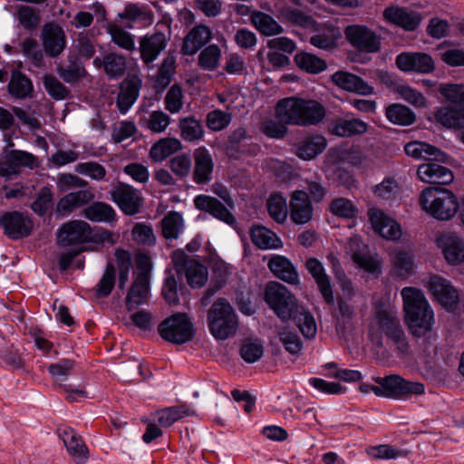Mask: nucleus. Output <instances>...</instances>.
Returning <instances> with one entry per match:
<instances>
[{"label": "nucleus", "instance_id": "f257e3e1", "mask_svg": "<svg viewBox=\"0 0 464 464\" xmlns=\"http://www.w3.org/2000/svg\"><path fill=\"white\" fill-rule=\"evenodd\" d=\"M276 118L285 123L295 126H315L326 115L324 106L316 100L289 97L278 101Z\"/></svg>", "mask_w": 464, "mask_h": 464}, {"label": "nucleus", "instance_id": "f03ea898", "mask_svg": "<svg viewBox=\"0 0 464 464\" xmlns=\"http://www.w3.org/2000/svg\"><path fill=\"white\" fill-rule=\"evenodd\" d=\"M401 295L412 334L418 337L425 335L432 328L434 314L424 294L415 287H404Z\"/></svg>", "mask_w": 464, "mask_h": 464}, {"label": "nucleus", "instance_id": "7ed1b4c3", "mask_svg": "<svg viewBox=\"0 0 464 464\" xmlns=\"http://www.w3.org/2000/svg\"><path fill=\"white\" fill-rule=\"evenodd\" d=\"M419 201L426 212L440 220L452 218L459 207L457 197L451 191L433 187L424 189Z\"/></svg>", "mask_w": 464, "mask_h": 464}, {"label": "nucleus", "instance_id": "20e7f679", "mask_svg": "<svg viewBox=\"0 0 464 464\" xmlns=\"http://www.w3.org/2000/svg\"><path fill=\"white\" fill-rule=\"evenodd\" d=\"M208 328L218 340L234 335L237 329V319L234 308L225 298H218L208 313Z\"/></svg>", "mask_w": 464, "mask_h": 464}, {"label": "nucleus", "instance_id": "39448f33", "mask_svg": "<svg viewBox=\"0 0 464 464\" xmlns=\"http://www.w3.org/2000/svg\"><path fill=\"white\" fill-rule=\"evenodd\" d=\"M265 300L282 321L292 319L299 307L296 298L286 286L278 282H270L265 290Z\"/></svg>", "mask_w": 464, "mask_h": 464}, {"label": "nucleus", "instance_id": "423d86ee", "mask_svg": "<svg viewBox=\"0 0 464 464\" xmlns=\"http://www.w3.org/2000/svg\"><path fill=\"white\" fill-rule=\"evenodd\" d=\"M380 386L372 385V392L377 396L408 399L411 395H421L425 392L424 384L419 382H410L399 375H390L377 378Z\"/></svg>", "mask_w": 464, "mask_h": 464}, {"label": "nucleus", "instance_id": "0eeeda50", "mask_svg": "<svg viewBox=\"0 0 464 464\" xmlns=\"http://www.w3.org/2000/svg\"><path fill=\"white\" fill-rule=\"evenodd\" d=\"M160 337L174 344H183L193 339V324L186 314L178 313L166 318L158 327Z\"/></svg>", "mask_w": 464, "mask_h": 464}, {"label": "nucleus", "instance_id": "6e6552de", "mask_svg": "<svg viewBox=\"0 0 464 464\" xmlns=\"http://www.w3.org/2000/svg\"><path fill=\"white\" fill-rule=\"evenodd\" d=\"M172 262L179 275H184L188 284L195 288L203 286L208 280V270L198 261L190 258L183 249L172 253Z\"/></svg>", "mask_w": 464, "mask_h": 464}, {"label": "nucleus", "instance_id": "1a4fd4ad", "mask_svg": "<svg viewBox=\"0 0 464 464\" xmlns=\"http://www.w3.org/2000/svg\"><path fill=\"white\" fill-rule=\"evenodd\" d=\"M111 200L127 216H134L143 205L141 192L132 186L118 182L110 191Z\"/></svg>", "mask_w": 464, "mask_h": 464}, {"label": "nucleus", "instance_id": "9d476101", "mask_svg": "<svg viewBox=\"0 0 464 464\" xmlns=\"http://www.w3.org/2000/svg\"><path fill=\"white\" fill-rule=\"evenodd\" d=\"M423 283L432 296L448 311L456 309L459 293L448 279L439 275H430Z\"/></svg>", "mask_w": 464, "mask_h": 464}, {"label": "nucleus", "instance_id": "9b49d317", "mask_svg": "<svg viewBox=\"0 0 464 464\" xmlns=\"http://www.w3.org/2000/svg\"><path fill=\"white\" fill-rule=\"evenodd\" d=\"M344 34L348 43L360 52L375 53L381 50V36L365 25H349Z\"/></svg>", "mask_w": 464, "mask_h": 464}, {"label": "nucleus", "instance_id": "f8f14e48", "mask_svg": "<svg viewBox=\"0 0 464 464\" xmlns=\"http://www.w3.org/2000/svg\"><path fill=\"white\" fill-rule=\"evenodd\" d=\"M0 226L9 238L16 240L28 237L33 228L32 220L18 211H11L0 218Z\"/></svg>", "mask_w": 464, "mask_h": 464}, {"label": "nucleus", "instance_id": "ddd939ff", "mask_svg": "<svg viewBox=\"0 0 464 464\" xmlns=\"http://www.w3.org/2000/svg\"><path fill=\"white\" fill-rule=\"evenodd\" d=\"M91 235V227L82 220L65 223L57 232V242L62 246H71L87 242Z\"/></svg>", "mask_w": 464, "mask_h": 464}, {"label": "nucleus", "instance_id": "4468645a", "mask_svg": "<svg viewBox=\"0 0 464 464\" xmlns=\"http://www.w3.org/2000/svg\"><path fill=\"white\" fill-rule=\"evenodd\" d=\"M304 266L317 285L318 290L324 300L328 304H334L333 285L330 276L326 274L324 264L315 257H309L305 260Z\"/></svg>", "mask_w": 464, "mask_h": 464}, {"label": "nucleus", "instance_id": "2eb2a0df", "mask_svg": "<svg viewBox=\"0 0 464 464\" xmlns=\"http://www.w3.org/2000/svg\"><path fill=\"white\" fill-rule=\"evenodd\" d=\"M45 53L52 58L59 56L66 46V35L63 29L55 24L44 25L41 34Z\"/></svg>", "mask_w": 464, "mask_h": 464}, {"label": "nucleus", "instance_id": "dca6fc26", "mask_svg": "<svg viewBox=\"0 0 464 464\" xmlns=\"http://www.w3.org/2000/svg\"><path fill=\"white\" fill-rule=\"evenodd\" d=\"M395 62L403 72L429 73L435 68L431 56L425 53H401L397 55Z\"/></svg>", "mask_w": 464, "mask_h": 464}, {"label": "nucleus", "instance_id": "f3484780", "mask_svg": "<svg viewBox=\"0 0 464 464\" xmlns=\"http://www.w3.org/2000/svg\"><path fill=\"white\" fill-rule=\"evenodd\" d=\"M332 82L340 89L358 95L367 96L374 88L360 76L346 71H337L331 76Z\"/></svg>", "mask_w": 464, "mask_h": 464}, {"label": "nucleus", "instance_id": "a211bd4d", "mask_svg": "<svg viewBox=\"0 0 464 464\" xmlns=\"http://www.w3.org/2000/svg\"><path fill=\"white\" fill-rule=\"evenodd\" d=\"M290 218L296 225L308 223L314 214V208L309 194L304 190H295L290 198Z\"/></svg>", "mask_w": 464, "mask_h": 464}, {"label": "nucleus", "instance_id": "6ab92c4d", "mask_svg": "<svg viewBox=\"0 0 464 464\" xmlns=\"http://www.w3.org/2000/svg\"><path fill=\"white\" fill-rule=\"evenodd\" d=\"M141 88V80L131 75L125 78L119 86L116 106L121 114H126L137 101Z\"/></svg>", "mask_w": 464, "mask_h": 464}, {"label": "nucleus", "instance_id": "aec40b11", "mask_svg": "<svg viewBox=\"0 0 464 464\" xmlns=\"http://www.w3.org/2000/svg\"><path fill=\"white\" fill-rule=\"evenodd\" d=\"M347 251L353 261L364 271L372 274L381 273L380 262L377 258L367 254L366 246L358 237H353L349 240Z\"/></svg>", "mask_w": 464, "mask_h": 464}, {"label": "nucleus", "instance_id": "412c9836", "mask_svg": "<svg viewBox=\"0 0 464 464\" xmlns=\"http://www.w3.org/2000/svg\"><path fill=\"white\" fill-rule=\"evenodd\" d=\"M446 261L451 266L464 264V239L456 233H445L438 240Z\"/></svg>", "mask_w": 464, "mask_h": 464}, {"label": "nucleus", "instance_id": "4be33fe9", "mask_svg": "<svg viewBox=\"0 0 464 464\" xmlns=\"http://www.w3.org/2000/svg\"><path fill=\"white\" fill-rule=\"evenodd\" d=\"M196 208L208 213L217 219H219L228 225H233L236 218L231 211L218 199L208 195H198L194 198Z\"/></svg>", "mask_w": 464, "mask_h": 464}, {"label": "nucleus", "instance_id": "5701e85b", "mask_svg": "<svg viewBox=\"0 0 464 464\" xmlns=\"http://www.w3.org/2000/svg\"><path fill=\"white\" fill-rule=\"evenodd\" d=\"M438 162L431 160L419 166L417 175L422 182L448 185L453 181L454 176L452 171Z\"/></svg>", "mask_w": 464, "mask_h": 464}, {"label": "nucleus", "instance_id": "b1692460", "mask_svg": "<svg viewBox=\"0 0 464 464\" xmlns=\"http://www.w3.org/2000/svg\"><path fill=\"white\" fill-rule=\"evenodd\" d=\"M371 224L378 234L388 240H398L401 236L400 225L377 208L368 211Z\"/></svg>", "mask_w": 464, "mask_h": 464}, {"label": "nucleus", "instance_id": "393cba45", "mask_svg": "<svg viewBox=\"0 0 464 464\" xmlns=\"http://www.w3.org/2000/svg\"><path fill=\"white\" fill-rule=\"evenodd\" d=\"M386 21L394 24L407 31L415 30L421 21L420 13L407 7L389 6L383 11Z\"/></svg>", "mask_w": 464, "mask_h": 464}, {"label": "nucleus", "instance_id": "a878e982", "mask_svg": "<svg viewBox=\"0 0 464 464\" xmlns=\"http://www.w3.org/2000/svg\"><path fill=\"white\" fill-rule=\"evenodd\" d=\"M168 42L169 37L161 32L143 36L140 41V51L144 63L149 65L153 63L166 48Z\"/></svg>", "mask_w": 464, "mask_h": 464}, {"label": "nucleus", "instance_id": "bb28decb", "mask_svg": "<svg viewBox=\"0 0 464 464\" xmlns=\"http://www.w3.org/2000/svg\"><path fill=\"white\" fill-rule=\"evenodd\" d=\"M193 180L197 184H208L212 179L214 163L212 156L205 147H199L193 153Z\"/></svg>", "mask_w": 464, "mask_h": 464}, {"label": "nucleus", "instance_id": "cd10ccee", "mask_svg": "<svg viewBox=\"0 0 464 464\" xmlns=\"http://www.w3.org/2000/svg\"><path fill=\"white\" fill-rule=\"evenodd\" d=\"M67 451L77 464H83L89 458V450L82 437L72 428H65L60 432Z\"/></svg>", "mask_w": 464, "mask_h": 464}, {"label": "nucleus", "instance_id": "c85d7f7f", "mask_svg": "<svg viewBox=\"0 0 464 464\" xmlns=\"http://www.w3.org/2000/svg\"><path fill=\"white\" fill-rule=\"evenodd\" d=\"M212 38L209 28L203 24L194 26L183 40L181 53L185 55H193L198 53Z\"/></svg>", "mask_w": 464, "mask_h": 464}, {"label": "nucleus", "instance_id": "c756f323", "mask_svg": "<svg viewBox=\"0 0 464 464\" xmlns=\"http://www.w3.org/2000/svg\"><path fill=\"white\" fill-rule=\"evenodd\" d=\"M404 151L410 157L426 161L436 160L445 162L447 159L446 153L423 141L408 142L404 146Z\"/></svg>", "mask_w": 464, "mask_h": 464}, {"label": "nucleus", "instance_id": "7c9ffc66", "mask_svg": "<svg viewBox=\"0 0 464 464\" xmlns=\"http://www.w3.org/2000/svg\"><path fill=\"white\" fill-rule=\"evenodd\" d=\"M270 271L282 281L297 285L299 283V275L293 263L284 256H274L268 262Z\"/></svg>", "mask_w": 464, "mask_h": 464}, {"label": "nucleus", "instance_id": "2f4dec72", "mask_svg": "<svg viewBox=\"0 0 464 464\" xmlns=\"http://www.w3.org/2000/svg\"><path fill=\"white\" fill-rule=\"evenodd\" d=\"M249 235L252 243L258 249L271 250L279 249L283 246L280 237L264 226H253Z\"/></svg>", "mask_w": 464, "mask_h": 464}, {"label": "nucleus", "instance_id": "473e14b6", "mask_svg": "<svg viewBox=\"0 0 464 464\" xmlns=\"http://www.w3.org/2000/svg\"><path fill=\"white\" fill-rule=\"evenodd\" d=\"M326 145L327 140L324 136L321 134L307 135L298 142L295 153L300 159L310 160L321 154Z\"/></svg>", "mask_w": 464, "mask_h": 464}, {"label": "nucleus", "instance_id": "72a5a7b5", "mask_svg": "<svg viewBox=\"0 0 464 464\" xmlns=\"http://www.w3.org/2000/svg\"><path fill=\"white\" fill-rule=\"evenodd\" d=\"M171 118L166 112L156 110L148 112L139 119L140 128L150 131L151 133H163L169 126Z\"/></svg>", "mask_w": 464, "mask_h": 464}, {"label": "nucleus", "instance_id": "f704fd0d", "mask_svg": "<svg viewBox=\"0 0 464 464\" xmlns=\"http://www.w3.org/2000/svg\"><path fill=\"white\" fill-rule=\"evenodd\" d=\"M150 292V281L144 277H135L126 297V306L129 311L137 309L147 302Z\"/></svg>", "mask_w": 464, "mask_h": 464}, {"label": "nucleus", "instance_id": "c9c22d12", "mask_svg": "<svg viewBox=\"0 0 464 464\" xmlns=\"http://www.w3.org/2000/svg\"><path fill=\"white\" fill-rule=\"evenodd\" d=\"M368 124L360 119H339L332 124L330 131L340 137L361 135L367 131Z\"/></svg>", "mask_w": 464, "mask_h": 464}, {"label": "nucleus", "instance_id": "e433bc0d", "mask_svg": "<svg viewBox=\"0 0 464 464\" xmlns=\"http://www.w3.org/2000/svg\"><path fill=\"white\" fill-rule=\"evenodd\" d=\"M255 28L266 36L276 35L283 33V27L269 14L256 11L250 15Z\"/></svg>", "mask_w": 464, "mask_h": 464}, {"label": "nucleus", "instance_id": "4c0bfd02", "mask_svg": "<svg viewBox=\"0 0 464 464\" xmlns=\"http://www.w3.org/2000/svg\"><path fill=\"white\" fill-rule=\"evenodd\" d=\"M435 118L438 122L447 128H464V106H447L437 111Z\"/></svg>", "mask_w": 464, "mask_h": 464}, {"label": "nucleus", "instance_id": "58836bf2", "mask_svg": "<svg viewBox=\"0 0 464 464\" xmlns=\"http://www.w3.org/2000/svg\"><path fill=\"white\" fill-rule=\"evenodd\" d=\"M34 86L32 81L20 71H14L8 83L9 93L15 97L24 99L31 95Z\"/></svg>", "mask_w": 464, "mask_h": 464}, {"label": "nucleus", "instance_id": "ea45409f", "mask_svg": "<svg viewBox=\"0 0 464 464\" xmlns=\"http://www.w3.org/2000/svg\"><path fill=\"white\" fill-rule=\"evenodd\" d=\"M179 140L176 138H163L152 145L150 150V158L155 161H162L181 149Z\"/></svg>", "mask_w": 464, "mask_h": 464}, {"label": "nucleus", "instance_id": "a19ab883", "mask_svg": "<svg viewBox=\"0 0 464 464\" xmlns=\"http://www.w3.org/2000/svg\"><path fill=\"white\" fill-rule=\"evenodd\" d=\"M84 217L92 222H111L116 212L113 208L104 202H94L83 210Z\"/></svg>", "mask_w": 464, "mask_h": 464}, {"label": "nucleus", "instance_id": "79ce46f5", "mask_svg": "<svg viewBox=\"0 0 464 464\" xmlns=\"http://www.w3.org/2000/svg\"><path fill=\"white\" fill-rule=\"evenodd\" d=\"M179 127L181 138L189 142L199 140L204 136L202 124L194 116L180 118Z\"/></svg>", "mask_w": 464, "mask_h": 464}, {"label": "nucleus", "instance_id": "37998d69", "mask_svg": "<svg viewBox=\"0 0 464 464\" xmlns=\"http://www.w3.org/2000/svg\"><path fill=\"white\" fill-rule=\"evenodd\" d=\"M161 228L166 239H177L184 229L182 216L176 211L169 212L161 220Z\"/></svg>", "mask_w": 464, "mask_h": 464}, {"label": "nucleus", "instance_id": "c03bdc74", "mask_svg": "<svg viewBox=\"0 0 464 464\" xmlns=\"http://www.w3.org/2000/svg\"><path fill=\"white\" fill-rule=\"evenodd\" d=\"M105 68L104 72L110 80L121 78L127 70V60L123 55L115 53H110L104 55Z\"/></svg>", "mask_w": 464, "mask_h": 464}, {"label": "nucleus", "instance_id": "a18cd8bd", "mask_svg": "<svg viewBox=\"0 0 464 464\" xmlns=\"http://www.w3.org/2000/svg\"><path fill=\"white\" fill-rule=\"evenodd\" d=\"M58 75L67 83H75L85 75L84 66L75 57H69L66 63L57 68Z\"/></svg>", "mask_w": 464, "mask_h": 464}, {"label": "nucleus", "instance_id": "49530a36", "mask_svg": "<svg viewBox=\"0 0 464 464\" xmlns=\"http://www.w3.org/2000/svg\"><path fill=\"white\" fill-rule=\"evenodd\" d=\"M295 62L301 70L311 74L320 73L327 68L324 60L306 52L297 53Z\"/></svg>", "mask_w": 464, "mask_h": 464}, {"label": "nucleus", "instance_id": "de8ad7c7", "mask_svg": "<svg viewBox=\"0 0 464 464\" xmlns=\"http://www.w3.org/2000/svg\"><path fill=\"white\" fill-rule=\"evenodd\" d=\"M194 414V411L186 405L172 406L157 411V420L162 427H169L185 416Z\"/></svg>", "mask_w": 464, "mask_h": 464}, {"label": "nucleus", "instance_id": "09e8293b", "mask_svg": "<svg viewBox=\"0 0 464 464\" xmlns=\"http://www.w3.org/2000/svg\"><path fill=\"white\" fill-rule=\"evenodd\" d=\"M386 117L393 124L409 126L415 121V114L408 107L401 104H392L386 109Z\"/></svg>", "mask_w": 464, "mask_h": 464}, {"label": "nucleus", "instance_id": "8fccbe9b", "mask_svg": "<svg viewBox=\"0 0 464 464\" xmlns=\"http://www.w3.org/2000/svg\"><path fill=\"white\" fill-rule=\"evenodd\" d=\"M292 318L295 322L302 334L307 338H314L317 333V326L314 316L306 312L304 308L299 309L294 313Z\"/></svg>", "mask_w": 464, "mask_h": 464}, {"label": "nucleus", "instance_id": "3c124183", "mask_svg": "<svg viewBox=\"0 0 464 464\" xmlns=\"http://www.w3.org/2000/svg\"><path fill=\"white\" fill-rule=\"evenodd\" d=\"M116 283V269L112 263H108L104 273L94 287L98 298L107 297L111 293Z\"/></svg>", "mask_w": 464, "mask_h": 464}, {"label": "nucleus", "instance_id": "603ef678", "mask_svg": "<svg viewBox=\"0 0 464 464\" xmlns=\"http://www.w3.org/2000/svg\"><path fill=\"white\" fill-rule=\"evenodd\" d=\"M375 319L379 329L387 336L401 327L394 313L384 306L377 308Z\"/></svg>", "mask_w": 464, "mask_h": 464}, {"label": "nucleus", "instance_id": "864d4df0", "mask_svg": "<svg viewBox=\"0 0 464 464\" xmlns=\"http://www.w3.org/2000/svg\"><path fill=\"white\" fill-rule=\"evenodd\" d=\"M16 18L22 27L28 31L35 30L41 21L39 11L30 5H19L17 7Z\"/></svg>", "mask_w": 464, "mask_h": 464}, {"label": "nucleus", "instance_id": "5fc2aeb1", "mask_svg": "<svg viewBox=\"0 0 464 464\" xmlns=\"http://www.w3.org/2000/svg\"><path fill=\"white\" fill-rule=\"evenodd\" d=\"M341 37L340 31L335 27H327L322 32L311 36L310 44L314 47L329 50L334 48L336 41Z\"/></svg>", "mask_w": 464, "mask_h": 464}, {"label": "nucleus", "instance_id": "6e6d98bb", "mask_svg": "<svg viewBox=\"0 0 464 464\" xmlns=\"http://www.w3.org/2000/svg\"><path fill=\"white\" fill-rule=\"evenodd\" d=\"M221 58V50L217 44H210L204 48L198 58V65L206 71H215Z\"/></svg>", "mask_w": 464, "mask_h": 464}, {"label": "nucleus", "instance_id": "4d7b16f0", "mask_svg": "<svg viewBox=\"0 0 464 464\" xmlns=\"http://www.w3.org/2000/svg\"><path fill=\"white\" fill-rule=\"evenodd\" d=\"M43 84L46 92L56 101L65 100L70 95L69 89L53 74L44 75Z\"/></svg>", "mask_w": 464, "mask_h": 464}, {"label": "nucleus", "instance_id": "13d9d810", "mask_svg": "<svg viewBox=\"0 0 464 464\" xmlns=\"http://www.w3.org/2000/svg\"><path fill=\"white\" fill-rule=\"evenodd\" d=\"M107 32L111 37L112 42L119 47L127 51L135 49L133 35L117 24H109Z\"/></svg>", "mask_w": 464, "mask_h": 464}, {"label": "nucleus", "instance_id": "bf43d9fd", "mask_svg": "<svg viewBox=\"0 0 464 464\" xmlns=\"http://www.w3.org/2000/svg\"><path fill=\"white\" fill-rule=\"evenodd\" d=\"M269 216L277 223H284L287 218L286 200L281 195H271L267 200Z\"/></svg>", "mask_w": 464, "mask_h": 464}, {"label": "nucleus", "instance_id": "052dcab7", "mask_svg": "<svg viewBox=\"0 0 464 464\" xmlns=\"http://www.w3.org/2000/svg\"><path fill=\"white\" fill-rule=\"evenodd\" d=\"M176 71V55L169 53L162 61L156 76V82L160 87H167Z\"/></svg>", "mask_w": 464, "mask_h": 464}, {"label": "nucleus", "instance_id": "680f3d73", "mask_svg": "<svg viewBox=\"0 0 464 464\" xmlns=\"http://www.w3.org/2000/svg\"><path fill=\"white\" fill-rule=\"evenodd\" d=\"M7 151L13 160L18 173H20L21 168L34 169L39 167L37 157L30 152L20 150H7Z\"/></svg>", "mask_w": 464, "mask_h": 464}, {"label": "nucleus", "instance_id": "e2e57ef3", "mask_svg": "<svg viewBox=\"0 0 464 464\" xmlns=\"http://www.w3.org/2000/svg\"><path fill=\"white\" fill-rule=\"evenodd\" d=\"M367 454L376 459H394L400 457H405L406 451L399 450L388 444L372 446L367 449Z\"/></svg>", "mask_w": 464, "mask_h": 464}, {"label": "nucleus", "instance_id": "0e129e2a", "mask_svg": "<svg viewBox=\"0 0 464 464\" xmlns=\"http://www.w3.org/2000/svg\"><path fill=\"white\" fill-rule=\"evenodd\" d=\"M264 354V346L258 340H245L240 348L242 359L253 363L257 362Z\"/></svg>", "mask_w": 464, "mask_h": 464}, {"label": "nucleus", "instance_id": "69168bd1", "mask_svg": "<svg viewBox=\"0 0 464 464\" xmlns=\"http://www.w3.org/2000/svg\"><path fill=\"white\" fill-rule=\"evenodd\" d=\"M440 93L456 107H464V85L445 83L440 86Z\"/></svg>", "mask_w": 464, "mask_h": 464}, {"label": "nucleus", "instance_id": "338daca9", "mask_svg": "<svg viewBox=\"0 0 464 464\" xmlns=\"http://www.w3.org/2000/svg\"><path fill=\"white\" fill-rule=\"evenodd\" d=\"M392 265L400 276L410 275L413 272V256L409 252L400 250L394 255Z\"/></svg>", "mask_w": 464, "mask_h": 464}, {"label": "nucleus", "instance_id": "774afa93", "mask_svg": "<svg viewBox=\"0 0 464 464\" xmlns=\"http://www.w3.org/2000/svg\"><path fill=\"white\" fill-rule=\"evenodd\" d=\"M280 14L288 22L302 27H309L314 23L312 16L295 7L285 6Z\"/></svg>", "mask_w": 464, "mask_h": 464}]
</instances>
